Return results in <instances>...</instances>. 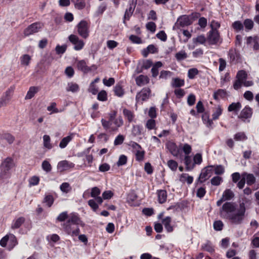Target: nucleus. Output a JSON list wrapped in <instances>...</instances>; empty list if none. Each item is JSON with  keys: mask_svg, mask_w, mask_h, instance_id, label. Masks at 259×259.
Listing matches in <instances>:
<instances>
[{"mask_svg": "<svg viewBox=\"0 0 259 259\" xmlns=\"http://www.w3.org/2000/svg\"><path fill=\"white\" fill-rule=\"evenodd\" d=\"M220 34L219 31L210 30L207 33V40L209 45H215L218 44L220 40Z\"/></svg>", "mask_w": 259, "mask_h": 259, "instance_id": "9d476101", "label": "nucleus"}, {"mask_svg": "<svg viewBox=\"0 0 259 259\" xmlns=\"http://www.w3.org/2000/svg\"><path fill=\"white\" fill-rule=\"evenodd\" d=\"M66 222L77 226L82 223V221L77 213H71L68 220Z\"/></svg>", "mask_w": 259, "mask_h": 259, "instance_id": "dca6fc26", "label": "nucleus"}, {"mask_svg": "<svg viewBox=\"0 0 259 259\" xmlns=\"http://www.w3.org/2000/svg\"><path fill=\"white\" fill-rule=\"evenodd\" d=\"M236 210V206L234 203L231 202H225L222 207V211L226 213V218L230 221L228 218L229 215H232V212Z\"/></svg>", "mask_w": 259, "mask_h": 259, "instance_id": "9b49d317", "label": "nucleus"}, {"mask_svg": "<svg viewBox=\"0 0 259 259\" xmlns=\"http://www.w3.org/2000/svg\"><path fill=\"white\" fill-rule=\"evenodd\" d=\"M141 65L144 69H148L152 67L153 64L151 60L147 59L143 60Z\"/></svg>", "mask_w": 259, "mask_h": 259, "instance_id": "13d9d810", "label": "nucleus"}, {"mask_svg": "<svg viewBox=\"0 0 259 259\" xmlns=\"http://www.w3.org/2000/svg\"><path fill=\"white\" fill-rule=\"evenodd\" d=\"M14 92V88L12 87H10L8 89L4 94L2 97L3 98H4L6 100H7L8 102L10 100L11 98V96Z\"/></svg>", "mask_w": 259, "mask_h": 259, "instance_id": "37998d69", "label": "nucleus"}, {"mask_svg": "<svg viewBox=\"0 0 259 259\" xmlns=\"http://www.w3.org/2000/svg\"><path fill=\"white\" fill-rule=\"evenodd\" d=\"M179 25L182 27L190 25L193 21L190 20L188 15H183L181 16L178 20Z\"/></svg>", "mask_w": 259, "mask_h": 259, "instance_id": "6ab92c4d", "label": "nucleus"}, {"mask_svg": "<svg viewBox=\"0 0 259 259\" xmlns=\"http://www.w3.org/2000/svg\"><path fill=\"white\" fill-rule=\"evenodd\" d=\"M253 111L249 106H246L240 112L238 118L245 121L246 119L250 118L252 115Z\"/></svg>", "mask_w": 259, "mask_h": 259, "instance_id": "ddd939ff", "label": "nucleus"}, {"mask_svg": "<svg viewBox=\"0 0 259 259\" xmlns=\"http://www.w3.org/2000/svg\"><path fill=\"white\" fill-rule=\"evenodd\" d=\"M245 175L246 176V179L247 185L251 186L253 184H254V183L255 182V178L254 177L253 174H245Z\"/></svg>", "mask_w": 259, "mask_h": 259, "instance_id": "49530a36", "label": "nucleus"}, {"mask_svg": "<svg viewBox=\"0 0 259 259\" xmlns=\"http://www.w3.org/2000/svg\"><path fill=\"white\" fill-rule=\"evenodd\" d=\"M243 24L246 31H249L251 30L254 26V23L250 19H245Z\"/></svg>", "mask_w": 259, "mask_h": 259, "instance_id": "ea45409f", "label": "nucleus"}, {"mask_svg": "<svg viewBox=\"0 0 259 259\" xmlns=\"http://www.w3.org/2000/svg\"><path fill=\"white\" fill-rule=\"evenodd\" d=\"M69 41L73 45L74 49L76 51H80L82 50L84 46V42L79 38L78 36L75 34H71L68 36Z\"/></svg>", "mask_w": 259, "mask_h": 259, "instance_id": "1a4fd4ad", "label": "nucleus"}, {"mask_svg": "<svg viewBox=\"0 0 259 259\" xmlns=\"http://www.w3.org/2000/svg\"><path fill=\"white\" fill-rule=\"evenodd\" d=\"M151 91L149 88H143L136 96L137 102H141L142 103L144 101H147L150 97Z\"/></svg>", "mask_w": 259, "mask_h": 259, "instance_id": "6e6552de", "label": "nucleus"}, {"mask_svg": "<svg viewBox=\"0 0 259 259\" xmlns=\"http://www.w3.org/2000/svg\"><path fill=\"white\" fill-rule=\"evenodd\" d=\"M71 2L74 4V7L77 10H82L86 6L85 0H71Z\"/></svg>", "mask_w": 259, "mask_h": 259, "instance_id": "72a5a7b5", "label": "nucleus"}, {"mask_svg": "<svg viewBox=\"0 0 259 259\" xmlns=\"http://www.w3.org/2000/svg\"><path fill=\"white\" fill-rule=\"evenodd\" d=\"M247 74L245 71L243 70H239L238 71L236 78L237 79L243 81L247 78Z\"/></svg>", "mask_w": 259, "mask_h": 259, "instance_id": "c03bdc74", "label": "nucleus"}, {"mask_svg": "<svg viewBox=\"0 0 259 259\" xmlns=\"http://www.w3.org/2000/svg\"><path fill=\"white\" fill-rule=\"evenodd\" d=\"M234 197V194L231 189H226L223 192L222 197L226 200H230Z\"/></svg>", "mask_w": 259, "mask_h": 259, "instance_id": "e433bc0d", "label": "nucleus"}, {"mask_svg": "<svg viewBox=\"0 0 259 259\" xmlns=\"http://www.w3.org/2000/svg\"><path fill=\"white\" fill-rule=\"evenodd\" d=\"M167 149L174 156L178 157L180 155V149L175 143L171 142L169 143L167 145Z\"/></svg>", "mask_w": 259, "mask_h": 259, "instance_id": "a211bd4d", "label": "nucleus"}, {"mask_svg": "<svg viewBox=\"0 0 259 259\" xmlns=\"http://www.w3.org/2000/svg\"><path fill=\"white\" fill-rule=\"evenodd\" d=\"M213 166L208 165L201 170L199 177L196 181V184L199 185L204 183L212 175Z\"/></svg>", "mask_w": 259, "mask_h": 259, "instance_id": "20e7f679", "label": "nucleus"}, {"mask_svg": "<svg viewBox=\"0 0 259 259\" xmlns=\"http://www.w3.org/2000/svg\"><path fill=\"white\" fill-rule=\"evenodd\" d=\"M206 188L204 185L199 188L196 192V196L200 199L202 198L206 194Z\"/></svg>", "mask_w": 259, "mask_h": 259, "instance_id": "09e8293b", "label": "nucleus"}, {"mask_svg": "<svg viewBox=\"0 0 259 259\" xmlns=\"http://www.w3.org/2000/svg\"><path fill=\"white\" fill-rule=\"evenodd\" d=\"M213 229L215 231H221L223 229L224 224L222 221H215L213 223Z\"/></svg>", "mask_w": 259, "mask_h": 259, "instance_id": "e2e57ef3", "label": "nucleus"}, {"mask_svg": "<svg viewBox=\"0 0 259 259\" xmlns=\"http://www.w3.org/2000/svg\"><path fill=\"white\" fill-rule=\"evenodd\" d=\"M108 118H102L101 122L105 131L109 132H117L120 127L123 125V120L121 116L116 118L117 111L112 110L108 114Z\"/></svg>", "mask_w": 259, "mask_h": 259, "instance_id": "f257e3e1", "label": "nucleus"}, {"mask_svg": "<svg viewBox=\"0 0 259 259\" xmlns=\"http://www.w3.org/2000/svg\"><path fill=\"white\" fill-rule=\"evenodd\" d=\"M123 114L125 118L127 119L129 123H131L134 121V119L135 116L133 111L124 108L123 110Z\"/></svg>", "mask_w": 259, "mask_h": 259, "instance_id": "cd10ccee", "label": "nucleus"}, {"mask_svg": "<svg viewBox=\"0 0 259 259\" xmlns=\"http://www.w3.org/2000/svg\"><path fill=\"white\" fill-rule=\"evenodd\" d=\"M145 155V152L144 150H137L135 153L136 160L139 162L143 161L144 159Z\"/></svg>", "mask_w": 259, "mask_h": 259, "instance_id": "a19ab883", "label": "nucleus"}, {"mask_svg": "<svg viewBox=\"0 0 259 259\" xmlns=\"http://www.w3.org/2000/svg\"><path fill=\"white\" fill-rule=\"evenodd\" d=\"M227 92L225 90L223 89H219L214 92L213 94V99L216 100H219V98H224L226 97Z\"/></svg>", "mask_w": 259, "mask_h": 259, "instance_id": "c756f323", "label": "nucleus"}, {"mask_svg": "<svg viewBox=\"0 0 259 259\" xmlns=\"http://www.w3.org/2000/svg\"><path fill=\"white\" fill-rule=\"evenodd\" d=\"M214 173L218 175H221L225 172L224 167L222 165H213Z\"/></svg>", "mask_w": 259, "mask_h": 259, "instance_id": "5fc2aeb1", "label": "nucleus"}, {"mask_svg": "<svg viewBox=\"0 0 259 259\" xmlns=\"http://www.w3.org/2000/svg\"><path fill=\"white\" fill-rule=\"evenodd\" d=\"M39 178L37 176H34L31 177L29 180V184L30 186H36L39 183Z\"/></svg>", "mask_w": 259, "mask_h": 259, "instance_id": "680f3d73", "label": "nucleus"}, {"mask_svg": "<svg viewBox=\"0 0 259 259\" xmlns=\"http://www.w3.org/2000/svg\"><path fill=\"white\" fill-rule=\"evenodd\" d=\"M171 84L172 87L180 88L185 85V81L184 79L176 77L172 79Z\"/></svg>", "mask_w": 259, "mask_h": 259, "instance_id": "c9c22d12", "label": "nucleus"}, {"mask_svg": "<svg viewBox=\"0 0 259 259\" xmlns=\"http://www.w3.org/2000/svg\"><path fill=\"white\" fill-rule=\"evenodd\" d=\"M161 62L157 61L152 65L151 69L152 76L153 77H156L159 73L158 69L162 66Z\"/></svg>", "mask_w": 259, "mask_h": 259, "instance_id": "bb28decb", "label": "nucleus"}, {"mask_svg": "<svg viewBox=\"0 0 259 259\" xmlns=\"http://www.w3.org/2000/svg\"><path fill=\"white\" fill-rule=\"evenodd\" d=\"M136 4L137 0H132V2L129 4L128 8L125 10L123 21V23L125 24V25H126L127 24L126 20L128 21L132 16L135 9Z\"/></svg>", "mask_w": 259, "mask_h": 259, "instance_id": "f8f14e48", "label": "nucleus"}, {"mask_svg": "<svg viewBox=\"0 0 259 259\" xmlns=\"http://www.w3.org/2000/svg\"><path fill=\"white\" fill-rule=\"evenodd\" d=\"M175 57L178 61H180L186 59L187 54L185 51H181L176 54Z\"/></svg>", "mask_w": 259, "mask_h": 259, "instance_id": "603ef678", "label": "nucleus"}, {"mask_svg": "<svg viewBox=\"0 0 259 259\" xmlns=\"http://www.w3.org/2000/svg\"><path fill=\"white\" fill-rule=\"evenodd\" d=\"M228 56L230 61L233 63H236L238 62L239 60L240 59L239 53L235 51H229Z\"/></svg>", "mask_w": 259, "mask_h": 259, "instance_id": "a878e982", "label": "nucleus"}, {"mask_svg": "<svg viewBox=\"0 0 259 259\" xmlns=\"http://www.w3.org/2000/svg\"><path fill=\"white\" fill-rule=\"evenodd\" d=\"M222 112L223 109L220 106H219L216 109L215 111H214L212 114V119L213 120L218 119L220 116L222 115Z\"/></svg>", "mask_w": 259, "mask_h": 259, "instance_id": "8fccbe9b", "label": "nucleus"}, {"mask_svg": "<svg viewBox=\"0 0 259 259\" xmlns=\"http://www.w3.org/2000/svg\"><path fill=\"white\" fill-rule=\"evenodd\" d=\"M234 139L237 141H245L247 139V137L244 132H238L234 135Z\"/></svg>", "mask_w": 259, "mask_h": 259, "instance_id": "a18cd8bd", "label": "nucleus"}, {"mask_svg": "<svg viewBox=\"0 0 259 259\" xmlns=\"http://www.w3.org/2000/svg\"><path fill=\"white\" fill-rule=\"evenodd\" d=\"M146 127L149 130H152L155 128L156 121L154 119H148L146 123Z\"/></svg>", "mask_w": 259, "mask_h": 259, "instance_id": "3c124183", "label": "nucleus"}, {"mask_svg": "<svg viewBox=\"0 0 259 259\" xmlns=\"http://www.w3.org/2000/svg\"><path fill=\"white\" fill-rule=\"evenodd\" d=\"M42 169L47 172H49L52 170V166L50 162L47 160H44L41 164Z\"/></svg>", "mask_w": 259, "mask_h": 259, "instance_id": "bf43d9fd", "label": "nucleus"}, {"mask_svg": "<svg viewBox=\"0 0 259 259\" xmlns=\"http://www.w3.org/2000/svg\"><path fill=\"white\" fill-rule=\"evenodd\" d=\"M90 27V23L84 20H81L75 27L78 35L84 39L89 36Z\"/></svg>", "mask_w": 259, "mask_h": 259, "instance_id": "7ed1b4c3", "label": "nucleus"}, {"mask_svg": "<svg viewBox=\"0 0 259 259\" xmlns=\"http://www.w3.org/2000/svg\"><path fill=\"white\" fill-rule=\"evenodd\" d=\"M4 171L6 173L8 172L14 166V163L13 159L11 157H7L2 163Z\"/></svg>", "mask_w": 259, "mask_h": 259, "instance_id": "4468645a", "label": "nucleus"}, {"mask_svg": "<svg viewBox=\"0 0 259 259\" xmlns=\"http://www.w3.org/2000/svg\"><path fill=\"white\" fill-rule=\"evenodd\" d=\"M79 90V85L77 83L72 82H69L68 83V87L66 88V91L67 92H72L73 93L77 92Z\"/></svg>", "mask_w": 259, "mask_h": 259, "instance_id": "4c0bfd02", "label": "nucleus"}, {"mask_svg": "<svg viewBox=\"0 0 259 259\" xmlns=\"http://www.w3.org/2000/svg\"><path fill=\"white\" fill-rule=\"evenodd\" d=\"M62 227L64 232L68 235H70L71 237L77 236L80 232V229L78 226H75L74 224L69 223V222H66L62 224Z\"/></svg>", "mask_w": 259, "mask_h": 259, "instance_id": "39448f33", "label": "nucleus"}, {"mask_svg": "<svg viewBox=\"0 0 259 259\" xmlns=\"http://www.w3.org/2000/svg\"><path fill=\"white\" fill-rule=\"evenodd\" d=\"M60 190L66 193H68L71 189V188L68 183H63L60 186Z\"/></svg>", "mask_w": 259, "mask_h": 259, "instance_id": "4d7b16f0", "label": "nucleus"}, {"mask_svg": "<svg viewBox=\"0 0 259 259\" xmlns=\"http://www.w3.org/2000/svg\"><path fill=\"white\" fill-rule=\"evenodd\" d=\"M76 64L77 69L84 74H87L92 71L96 70L98 68L97 65L95 64H93L91 66H88L85 60L77 61Z\"/></svg>", "mask_w": 259, "mask_h": 259, "instance_id": "423d86ee", "label": "nucleus"}, {"mask_svg": "<svg viewBox=\"0 0 259 259\" xmlns=\"http://www.w3.org/2000/svg\"><path fill=\"white\" fill-rule=\"evenodd\" d=\"M127 158L125 155H121L117 162V165L118 166L125 165L127 163Z\"/></svg>", "mask_w": 259, "mask_h": 259, "instance_id": "338daca9", "label": "nucleus"}, {"mask_svg": "<svg viewBox=\"0 0 259 259\" xmlns=\"http://www.w3.org/2000/svg\"><path fill=\"white\" fill-rule=\"evenodd\" d=\"M184 160L186 170L190 171L194 168V164L192 163L191 158L189 155H185Z\"/></svg>", "mask_w": 259, "mask_h": 259, "instance_id": "c85d7f7f", "label": "nucleus"}, {"mask_svg": "<svg viewBox=\"0 0 259 259\" xmlns=\"http://www.w3.org/2000/svg\"><path fill=\"white\" fill-rule=\"evenodd\" d=\"M8 240V249L12 250L17 244L18 241L16 236L13 234H9Z\"/></svg>", "mask_w": 259, "mask_h": 259, "instance_id": "5701e85b", "label": "nucleus"}, {"mask_svg": "<svg viewBox=\"0 0 259 259\" xmlns=\"http://www.w3.org/2000/svg\"><path fill=\"white\" fill-rule=\"evenodd\" d=\"M66 45L60 46L59 45H58L55 48L56 53L58 55L64 54L66 51Z\"/></svg>", "mask_w": 259, "mask_h": 259, "instance_id": "69168bd1", "label": "nucleus"}, {"mask_svg": "<svg viewBox=\"0 0 259 259\" xmlns=\"http://www.w3.org/2000/svg\"><path fill=\"white\" fill-rule=\"evenodd\" d=\"M21 64L28 66L29 64L31 58L29 55L25 54L20 58Z\"/></svg>", "mask_w": 259, "mask_h": 259, "instance_id": "6e6d98bb", "label": "nucleus"}, {"mask_svg": "<svg viewBox=\"0 0 259 259\" xmlns=\"http://www.w3.org/2000/svg\"><path fill=\"white\" fill-rule=\"evenodd\" d=\"M210 27L211 28L210 30H214V31H219L218 29L221 27V24L219 22L213 20L211 21Z\"/></svg>", "mask_w": 259, "mask_h": 259, "instance_id": "0e129e2a", "label": "nucleus"}, {"mask_svg": "<svg viewBox=\"0 0 259 259\" xmlns=\"http://www.w3.org/2000/svg\"><path fill=\"white\" fill-rule=\"evenodd\" d=\"M199 74V71L196 68H192L189 69L188 71V77L189 78L192 79Z\"/></svg>", "mask_w": 259, "mask_h": 259, "instance_id": "79ce46f5", "label": "nucleus"}, {"mask_svg": "<svg viewBox=\"0 0 259 259\" xmlns=\"http://www.w3.org/2000/svg\"><path fill=\"white\" fill-rule=\"evenodd\" d=\"M42 24L39 22H34L27 28H26L23 32L25 36H28L31 34H33L38 32L42 28Z\"/></svg>", "mask_w": 259, "mask_h": 259, "instance_id": "0eeeda50", "label": "nucleus"}, {"mask_svg": "<svg viewBox=\"0 0 259 259\" xmlns=\"http://www.w3.org/2000/svg\"><path fill=\"white\" fill-rule=\"evenodd\" d=\"M241 107L242 105L240 102H234L229 106L228 110L229 112H234L235 114H237Z\"/></svg>", "mask_w": 259, "mask_h": 259, "instance_id": "4be33fe9", "label": "nucleus"}, {"mask_svg": "<svg viewBox=\"0 0 259 259\" xmlns=\"http://www.w3.org/2000/svg\"><path fill=\"white\" fill-rule=\"evenodd\" d=\"M158 49L154 45H150L146 48L142 50L141 53L144 57H147L149 53L155 54L158 53Z\"/></svg>", "mask_w": 259, "mask_h": 259, "instance_id": "2eb2a0df", "label": "nucleus"}, {"mask_svg": "<svg viewBox=\"0 0 259 259\" xmlns=\"http://www.w3.org/2000/svg\"><path fill=\"white\" fill-rule=\"evenodd\" d=\"M73 138V136L72 134H71L69 136H67L66 137L63 138L60 141L59 144V147L61 149L65 148L68 143L72 140Z\"/></svg>", "mask_w": 259, "mask_h": 259, "instance_id": "2f4dec72", "label": "nucleus"}, {"mask_svg": "<svg viewBox=\"0 0 259 259\" xmlns=\"http://www.w3.org/2000/svg\"><path fill=\"white\" fill-rule=\"evenodd\" d=\"M54 200V198L52 194H46L42 200V203H46L48 207H51L53 205Z\"/></svg>", "mask_w": 259, "mask_h": 259, "instance_id": "7c9ffc66", "label": "nucleus"}, {"mask_svg": "<svg viewBox=\"0 0 259 259\" xmlns=\"http://www.w3.org/2000/svg\"><path fill=\"white\" fill-rule=\"evenodd\" d=\"M40 88L39 87H30L27 92L26 95L25 97V100L32 99L35 95L39 91Z\"/></svg>", "mask_w": 259, "mask_h": 259, "instance_id": "412c9836", "label": "nucleus"}, {"mask_svg": "<svg viewBox=\"0 0 259 259\" xmlns=\"http://www.w3.org/2000/svg\"><path fill=\"white\" fill-rule=\"evenodd\" d=\"M150 79L147 75H140L135 78L136 84L139 87H141L148 84Z\"/></svg>", "mask_w": 259, "mask_h": 259, "instance_id": "f3484780", "label": "nucleus"}, {"mask_svg": "<svg viewBox=\"0 0 259 259\" xmlns=\"http://www.w3.org/2000/svg\"><path fill=\"white\" fill-rule=\"evenodd\" d=\"M88 205L92 209V210L96 212L99 208V205L94 199H90L88 202Z\"/></svg>", "mask_w": 259, "mask_h": 259, "instance_id": "774afa93", "label": "nucleus"}, {"mask_svg": "<svg viewBox=\"0 0 259 259\" xmlns=\"http://www.w3.org/2000/svg\"><path fill=\"white\" fill-rule=\"evenodd\" d=\"M167 166L172 171H176L178 166L177 162L174 160H169L167 162Z\"/></svg>", "mask_w": 259, "mask_h": 259, "instance_id": "de8ad7c7", "label": "nucleus"}, {"mask_svg": "<svg viewBox=\"0 0 259 259\" xmlns=\"http://www.w3.org/2000/svg\"><path fill=\"white\" fill-rule=\"evenodd\" d=\"M231 27L236 32H239L244 29L243 24L239 20L234 21L232 24Z\"/></svg>", "mask_w": 259, "mask_h": 259, "instance_id": "473e14b6", "label": "nucleus"}, {"mask_svg": "<svg viewBox=\"0 0 259 259\" xmlns=\"http://www.w3.org/2000/svg\"><path fill=\"white\" fill-rule=\"evenodd\" d=\"M109 135L105 133H100L97 136L98 139L104 143H107L109 139Z\"/></svg>", "mask_w": 259, "mask_h": 259, "instance_id": "052dcab7", "label": "nucleus"}, {"mask_svg": "<svg viewBox=\"0 0 259 259\" xmlns=\"http://www.w3.org/2000/svg\"><path fill=\"white\" fill-rule=\"evenodd\" d=\"M114 95L118 97H122L125 94V92L121 83H118L114 87Z\"/></svg>", "mask_w": 259, "mask_h": 259, "instance_id": "b1692460", "label": "nucleus"}, {"mask_svg": "<svg viewBox=\"0 0 259 259\" xmlns=\"http://www.w3.org/2000/svg\"><path fill=\"white\" fill-rule=\"evenodd\" d=\"M97 99L100 101H106L107 100V94L105 90H102L99 92Z\"/></svg>", "mask_w": 259, "mask_h": 259, "instance_id": "864d4df0", "label": "nucleus"}, {"mask_svg": "<svg viewBox=\"0 0 259 259\" xmlns=\"http://www.w3.org/2000/svg\"><path fill=\"white\" fill-rule=\"evenodd\" d=\"M44 141V146L48 149H51L53 148V146L51 143V138L49 135H45L43 136Z\"/></svg>", "mask_w": 259, "mask_h": 259, "instance_id": "58836bf2", "label": "nucleus"}, {"mask_svg": "<svg viewBox=\"0 0 259 259\" xmlns=\"http://www.w3.org/2000/svg\"><path fill=\"white\" fill-rule=\"evenodd\" d=\"M156 194L158 197V201L159 203H165L167 200V192L165 190H157Z\"/></svg>", "mask_w": 259, "mask_h": 259, "instance_id": "aec40b11", "label": "nucleus"}, {"mask_svg": "<svg viewBox=\"0 0 259 259\" xmlns=\"http://www.w3.org/2000/svg\"><path fill=\"white\" fill-rule=\"evenodd\" d=\"M201 248L202 250L210 253H212L214 251V249L212 246L211 242L209 240L206 241L205 243L202 244Z\"/></svg>", "mask_w": 259, "mask_h": 259, "instance_id": "f704fd0d", "label": "nucleus"}, {"mask_svg": "<svg viewBox=\"0 0 259 259\" xmlns=\"http://www.w3.org/2000/svg\"><path fill=\"white\" fill-rule=\"evenodd\" d=\"M246 211L245 205L244 202L240 203L239 208L236 213L228 216L232 224L236 225L241 224L244 218Z\"/></svg>", "mask_w": 259, "mask_h": 259, "instance_id": "f03ea898", "label": "nucleus"}, {"mask_svg": "<svg viewBox=\"0 0 259 259\" xmlns=\"http://www.w3.org/2000/svg\"><path fill=\"white\" fill-rule=\"evenodd\" d=\"M25 219L23 217H21L15 220H14L11 226V228L12 229H16L19 228L22 224H23L25 223Z\"/></svg>", "mask_w": 259, "mask_h": 259, "instance_id": "393cba45", "label": "nucleus"}]
</instances>
